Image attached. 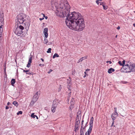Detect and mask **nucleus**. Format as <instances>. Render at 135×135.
Instances as JSON below:
<instances>
[{"mask_svg":"<svg viewBox=\"0 0 135 135\" xmlns=\"http://www.w3.org/2000/svg\"><path fill=\"white\" fill-rule=\"evenodd\" d=\"M51 4L56 9V15L61 17H66L65 22L70 29L77 31L83 30L85 27L84 21L81 14L74 12L70 14V6L66 0H52Z\"/></svg>","mask_w":135,"mask_h":135,"instance_id":"obj_1","label":"nucleus"},{"mask_svg":"<svg viewBox=\"0 0 135 135\" xmlns=\"http://www.w3.org/2000/svg\"><path fill=\"white\" fill-rule=\"evenodd\" d=\"M16 20L20 24L23 26H25V29L26 31H27L30 26V19L29 17L26 15L21 13L19 14L16 17Z\"/></svg>","mask_w":135,"mask_h":135,"instance_id":"obj_2","label":"nucleus"},{"mask_svg":"<svg viewBox=\"0 0 135 135\" xmlns=\"http://www.w3.org/2000/svg\"><path fill=\"white\" fill-rule=\"evenodd\" d=\"M25 26L22 25H18L15 29L14 32L17 35L20 36L22 35L23 37H25L26 35L25 32H27L25 29Z\"/></svg>","mask_w":135,"mask_h":135,"instance_id":"obj_3","label":"nucleus"},{"mask_svg":"<svg viewBox=\"0 0 135 135\" xmlns=\"http://www.w3.org/2000/svg\"><path fill=\"white\" fill-rule=\"evenodd\" d=\"M121 71L126 73L131 72L129 66L127 64L125 65H123V67L121 69Z\"/></svg>","mask_w":135,"mask_h":135,"instance_id":"obj_4","label":"nucleus"},{"mask_svg":"<svg viewBox=\"0 0 135 135\" xmlns=\"http://www.w3.org/2000/svg\"><path fill=\"white\" fill-rule=\"evenodd\" d=\"M131 72L135 71V64H130L129 65Z\"/></svg>","mask_w":135,"mask_h":135,"instance_id":"obj_5","label":"nucleus"},{"mask_svg":"<svg viewBox=\"0 0 135 135\" xmlns=\"http://www.w3.org/2000/svg\"><path fill=\"white\" fill-rule=\"evenodd\" d=\"M118 113L114 112L111 115V118L113 120H114L116 117L118 116Z\"/></svg>","mask_w":135,"mask_h":135,"instance_id":"obj_6","label":"nucleus"},{"mask_svg":"<svg viewBox=\"0 0 135 135\" xmlns=\"http://www.w3.org/2000/svg\"><path fill=\"white\" fill-rule=\"evenodd\" d=\"M57 107V104H54V102L51 108V111L53 113H54L55 112Z\"/></svg>","mask_w":135,"mask_h":135,"instance_id":"obj_7","label":"nucleus"},{"mask_svg":"<svg viewBox=\"0 0 135 135\" xmlns=\"http://www.w3.org/2000/svg\"><path fill=\"white\" fill-rule=\"evenodd\" d=\"M38 92H37L33 96V98H32L33 100H34V101H36L37 100L39 97V96L38 94Z\"/></svg>","mask_w":135,"mask_h":135,"instance_id":"obj_8","label":"nucleus"},{"mask_svg":"<svg viewBox=\"0 0 135 135\" xmlns=\"http://www.w3.org/2000/svg\"><path fill=\"white\" fill-rule=\"evenodd\" d=\"M0 23L2 24V23H4L3 22L4 20L3 18L4 16L3 13H1V12H0Z\"/></svg>","mask_w":135,"mask_h":135,"instance_id":"obj_9","label":"nucleus"},{"mask_svg":"<svg viewBox=\"0 0 135 135\" xmlns=\"http://www.w3.org/2000/svg\"><path fill=\"white\" fill-rule=\"evenodd\" d=\"M48 29L47 28H44V32L45 37L46 38H47L48 36Z\"/></svg>","mask_w":135,"mask_h":135,"instance_id":"obj_10","label":"nucleus"},{"mask_svg":"<svg viewBox=\"0 0 135 135\" xmlns=\"http://www.w3.org/2000/svg\"><path fill=\"white\" fill-rule=\"evenodd\" d=\"M87 58V56H85L84 57H83L80 59L78 61L77 63H79L80 62H81L83 60L86 59Z\"/></svg>","mask_w":135,"mask_h":135,"instance_id":"obj_11","label":"nucleus"},{"mask_svg":"<svg viewBox=\"0 0 135 135\" xmlns=\"http://www.w3.org/2000/svg\"><path fill=\"white\" fill-rule=\"evenodd\" d=\"M85 126H85L84 127H83V126H81L80 131V133L84 134L85 128Z\"/></svg>","mask_w":135,"mask_h":135,"instance_id":"obj_12","label":"nucleus"},{"mask_svg":"<svg viewBox=\"0 0 135 135\" xmlns=\"http://www.w3.org/2000/svg\"><path fill=\"white\" fill-rule=\"evenodd\" d=\"M114 71L115 70L114 69L112 68H111L108 70V72L110 74L112 73L113 72H114Z\"/></svg>","mask_w":135,"mask_h":135,"instance_id":"obj_13","label":"nucleus"},{"mask_svg":"<svg viewBox=\"0 0 135 135\" xmlns=\"http://www.w3.org/2000/svg\"><path fill=\"white\" fill-rule=\"evenodd\" d=\"M92 128H93V127H92L91 126H89V129H88V132H87L88 133V134H90L91 132L92 131Z\"/></svg>","mask_w":135,"mask_h":135,"instance_id":"obj_14","label":"nucleus"},{"mask_svg":"<svg viewBox=\"0 0 135 135\" xmlns=\"http://www.w3.org/2000/svg\"><path fill=\"white\" fill-rule=\"evenodd\" d=\"M16 82L15 79H12L11 82V85L13 86H14V84Z\"/></svg>","mask_w":135,"mask_h":135,"instance_id":"obj_15","label":"nucleus"},{"mask_svg":"<svg viewBox=\"0 0 135 135\" xmlns=\"http://www.w3.org/2000/svg\"><path fill=\"white\" fill-rule=\"evenodd\" d=\"M29 71V70H23V72H25L26 73V74H32V72H31V73L30 72H29L28 73V72Z\"/></svg>","mask_w":135,"mask_h":135,"instance_id":"obj_16","label":"nucleus"},{"mask_svg":"<svg viewBox=\"0 0 135 135\" xmlns=\"http://www.w3.org/2000/svg\"><path fill=\"white\" fill-rule=\"evenodd\" d=\"M13 104L17 107L18 105V102L16 101L13 102Z\"/></svg>","mask_w":135,"mask_h":135,"instance_id":"obj_17","label":"nucleus"},{"mask_svg":"<svg viewBox=\"0 0 135 135\" xmlns=\"http://www.w3.org/2000/svg\"><path fill=\"white\" fill-rule=\"evenodd\" d=\"M34 101V100H33L32 99V101L30 102V106H32L33 104L36 102V101Z\"/></svg>","mask_w":135,"mask_h":135,"instance_id":"obj_18","label":"nucleus"},{"mask_svg":"<svg viewBox=\"0 0 135 135\" xmlns=\"http://www.w3.org/2000/svg\"><path fill=\"white\" fill-rule=\"evenodd\" d=\"M70 79H68L67 81V83L68 85V86L69 85V84L70 83H71V79L69 77Z\"/></svg>","mask_w":135,"mask_h":135,"instance_id":"obj_19","label":"nucleus"},{"mask_svg":"<svg viewBox=\"0 0 135 135\" xmlns=\"http://www.w3.org/2000/svg\"><path fill=\"white\" fill-rule=\"evenodd\" d=\"M56 57H59V56L57 53H55L53 56L52 58L53 59H54Z\"/></svg>","mask_w":135,"mask_h":135,"instance_id":"obj_20","label":"nucleus"},{"mask_svg":"<svg viewBox=\"0 0 135 135\" xmlns=\"http://www.w3.org/2000/svg\"><path fill=\"white\" fill-rule=\"evenodd\" d=\"M103 6L104 10H106L108 8V6H105L104 4H103Z\"/></svg>","mask_w":135,"mask_h":135,"instance_id":"obj_21","label":"nucleus"},{"mask_svg":"<svg viewBox=\"0 0 135 135\" xmlns=\"http://www.w3.org/2000/svg\"><path fill=\"white\" fill-rule=\"evenodd\" d=\"M93 121L90 120L89 123V126L93 127Z\"/></svg>","mask_w":135,"mask_h":135,"instance_id":"obj_22","label":"nucleus"},{"mask_svg":"<svg viewBox=\"0 0 135 135\" xmlns=\"http://www.w3.org/2000/svg\"><path fill=\"white\" fill-rule=\"evenodd\" d=\"M32 60V56L31 55L30 57H29L28 62L31 63Z\"/></svg>","mask_w":135,"mask_h":135,"instance_id":"obj_23","label":"nucleus"},{"mask_svg":"<svg viewBox=\"0 0 135 135\" xmlns=\"http://www.w3.org/2000/svg\"><path fill=\"white\" fill-rule=\"evenodd\" d=\"M3 31V28L0 29V37L2 36V34Z\"/></svg>","mask_w":135,"mask_h":135,"instance_id":"obj_24","label":"nucleus"},{"mask_svg":"<svg viewBox=\"0 0 135 135\" xmlns=\"http://www.w3.org/2000/svg\"><path fill=\"white\" fill-rule=\"evenodd\" d=\"M51 48H49L48 49V50L47 51V53H50L51 52Z\"/></svg>","mask_w":135,"mask_h":135,"instance_id":"obj_25","label":"nucleus"},{"mask_svg":"<svg viewBox=\"0 0 135 135\" xmlns=\"http://www.w3.org/2000/svg\"><path fill=\"white\" fill-rule=\"evenodd\" d=\"M48 42V40L45 38L44 43L45 44H46Z\"/></svg>","mask_w":135,"mask_h":135,"instance_id":"obj_26","label":"nucleus"},{"mask_svg":"<svg viewBox=\"0 0 135 135\" xmlns=\"http://www.w3.org/2000/svg\"><path fill=\"white\" fill-rule=\"evenodd\" d=\"M36 116V115H35L34 113H32L31 115V117L33 118H35Z\"/></svg>","mask_w":135,"mask_h":135,"instance_id":"obj_27","label":"nucleus"},{"mask_svg":"<svg viewBox=\"0 0 135 135\" xmlns=\"http://www.w3.org/2000/svg\"><path fill=\"white\" fill-rule=\"evenodd\" d=\"M74 102V98H72L71 100V104H73Z\"/></svg>","mask_w":135,"mask_h":135,"instance_id":"obj_28","label":"nucleus"},{"mask_svg":"<svg viewBox=\"0 0 135 135\" xmlns=\"http://www.w3.org/2000/svg\"><path fill=\"white\" fill-rule=\"evenodd\" d=\"M2 24H1V23H0V29L3 28L2 27H3L4 23H2Z\"/></svg>","mask_w":135,"mask_h":135,"instance_id":"obj_29","label":"nucleus"},{"mask_svg":"<svg viewBox=\"0 0 135 135\" xmlns=\"http://www.w3.org/2000/svg\"><path fill=\"white\" fill-rule=\"evenodd\" d=\"M78 124L76 125H76H75V131H76V130L78 129Z\"/></svg>","mask_w":135,"mask_h":135,"instance_id":"obj_30","label":"nucleus"},{"mask_svg":"<svg viewBox=\"0 0 135 135\" xmlns=\"http://www.w3.org/2000/svg\"><path fill=\"white\" fill-rule=\"evenodd\" d=\"M31 63L30 62H28L27 66L28 68L30 66Z\"/></svg>","mask_w":135,"mask_h":135,"instance_id":"obj_31","label":"nucleus"},{"mask_svg":"<svg viewBox=\"0 0 135 135\" xmlns=\"http://www.w3.org/2000/svg\"><path fill=\"white\" fill-rule=\"evenodd\" d=\"M22 111H19L17 113V114L19 115V114H22Z\"/></svg>","mask_w":135,"mask_h":135,"instance_id":"obj_32","label":"nucleus"},{"mask_svg":"<svg viewBox=\"0 0 135 135\" xmlns=\"http://www.w3.org/2000/svg\"><path fill=\"white\" fill-rule=\"evenodd\" d=\"M118 63L120 65H122L123 66V65L122 64V62L121 61H119L118 62Z\"/></svg>","mask_w":135,"mask_h":135,"instance_id":"obj_33","label":"nucleus"},{"mask_svg":"<svg viewBox=\"0 0 135 135\" xmlns=\"http://www.w3.org/2000/svg\"><path fill=\"white\" fill-rule=\"evenodd\" d=\"M42 14L43 15V16L44 17H45V19L46 20L48 18V17L47 16H45V14Z\"/></svg>","mask_w":135,"mask_h":135,"instance_id":"obj_34","label":"nucleus"},{"mask_svg":"<svg viewBox=\"0 0 135 135\" xmlns=\"http://www.w3.org/2000/svg\"><path fill=\"white\" fill-rule=\"evenodd\" d=\"M114 112L115 113H117V108L115 107L114 108Z\"/></svg>","mask_w":135,"mask_h":135,"instance_id":"obj_35","label":"nucleus"},{"mask_svg":"<svg viewBox=\"0 0 135 135\" xmlns=\"http://www.w3.org/2000/svg\"><path fill=\"white\" fill-rule=\"evenodd\" d=\"M121 82L122 83L124 84H126L127 83H128L127 82L124 81H122Z\"/></svg>","mask_w":135,"mask_h":135,"instance_id":"obj_36","label":"nucleus"},{"mask_svg":"<svg viewBox=\"0 0 135 135\" xmlns=\"http://www.w3.org/2000/svg\"><path fill=\"white\" fill-rule=\"evenodd\" d=\"M125 63V61L124 60H123L122 61V63L123 66L125 65H124ZM123 67V66H122V67Z\"/></svg>","mask_w":135,"mask_h":135,"instance_id":"obj_37","label":"nucleus"},{"mask_svg":"<svg viewBox=\"0 0 135 135\" xmlns=\"http://www.w3.org/2000/svg\"><path fill=\"white\" fill-rule=\"evenodd\" d=\"M114 120H113V122H112V125H111V127H112L113 126V125L114 124Z\"/></svg>","mask_w":135,"mask_h":135,"instance_id":"obj_38","label":"nucleus"},{"mask_svg":"<svg viewBox=\"0 0 135 135\" xmlns=\"http://www.w3.org/2000/svg\"><path fill=\"white\" fill-rule=\"evenodd\" d=\"M72 74L73 75L74 74H75V70H73L72 71Z\"/></svg>","mask_w":135,"mask_h":135,"instance_id":"obj_39","label":"nucleus"},{"mask_svg":"<svg viewBox=\"0 0 135 135\" xmlns=\"http://www.w3.org/2000/svg\"><path fill=\"white\" fill-rule=\"evenodd\" d=\"M52 70L51 69H50V70H49V71L48 72V73H49V74L51 72H52Z\"/></svg>","mask_w":135,"mask_h":135,"instance_id":"obj_40","label":"nucleus"},{"mask_svg":"<svg viewBox=\"0 0 135 135\" xmlns=\"http://www.w3.org/2000/svg\"><path fill=\"white\" fill-rule=\"evenodd\" d=\"M106 62L107 63H109L110 64H111L112 63L111 61H108Z\"/></svg>","mask_w":135,"mask_h":135,"instance_id":"obj_41","label":"nucleus"},{"mask_svg":"<svg viewBox=\"0 0 135 135\" xmlns=\"http://www.w3.org/2000/svg\"><path fill=\"white\" fill-rule=\"evenodd\" d=\"M96 3L97 4H99V2L98 0H97L96 1Z\"/></svg>","mask_w":135,"mask_h":135,"instance_id":"obj_42","label":"nucleus"},{"mask_svg":"<svg viewBox=\"0 0 135 135\" xmlns=\"http://www.w3.org/2000/svg\"><path fill=\"white\" fill-rule=\"evenodd\" d=\"M9 108V107H8L7 106H6V109H8Z\"/></svg>","mask_w":135,"mask_h":135,"instance_id":"obj_43","label":"nucleus"},{"mask_svg":"<svg viewBox=\"0 0 135 135\" xmlns=\"http://www.w3.org/2000/svg\"><path fill=\"white\" fill-rule=\"evenodd\" d=\"M90 120L91 121H93V120H94V118L93 117H92L91 118V119H90Z\"/></svg>","mask_w":135,"mask_h":135,"instance_id":"obj_44","label":"nucleus"},{"mask_svg":"<svg viewBox=\"0 0 135 135\" xmlns=\"http://www.w3.org/2000/svg\"><path fill=\"white\" fill-rule=\"evenodd\" d=\"M84 121L83 120H82V122H81V126H83V122H84Z\"/></svg>","mask_w":135,"mask_h":135,"instance_id":"obj_45","label":"nucleus"},{"mask_svg":"<svg viewBox=\"0 0 135 135\" xmlns=\"http://www.w3.org/2000/svg\"><path fill=\"white\" fill-rule=\"evenodd\" d=\"M44 17H43L42 18H40L39 19V20H40V21H41L43 20H44Z\"/></svg>","mask_w":135,"mask_h":135,"instance_id":"obj_46","label":"nucleus"},{"mask_svg":"<svg viewBox=\"0 0 135 135\" xmlns=\"http://www.w3.org/2000/svg\"><path fill=\"white\" fill-rule=\"evenodd\" d=\"M117 29L118 30H119L120 29V27L119 26H118V27H117Z\"/></svg>","mask_w":135,"mask_h":135,"instance_id":"obj_47","label":"nucleus"},{"mask_svg":"<svg viewBox=\"0 0 135 135\" xmlns=\"http://www.w3.org/2000/svg\"><path fill=\"white\" fill-rule=\"evenodd\" d=\"M10 104H11L10 103L8 102L7 103V105H9Z\"/></svg>","mask_w":135,"mask_h":135,"instance_id":"obj_48","label":"nucleus"},{"mask_svg":"<svg viewBox=\"0 0 135 135\" xmlns=\"http://www.w3.org/2000/svg\"><path fill=\"white\" fill-rule=\"evenodd\" d=\"M103 4H103V2L100 3V5H102L103 6Z\"/></svg>","mask_w":135,"mask_h":135,"instance_id":"obj_49","label":"nucleus"},{"mask_svg":"<svg viewBox=\"0 0 135 135\" xmlns=\"http://www.w3.org/2000/svg\"><path fill=\"white\" fill-rule=\"evenodd\" d=\"M40 66H44V64H40L39 65Z\"/></svg>","mask_w":135,"mask_h":135,"instance_id":"obj_50","label":"nucleus"},{"mask_svg":"<svg viewBox=\"0 0 135 135\" xmlns=\"http://www.w3.org/2000/svg\"><path fill=\"white\" fill-rule=\"evenodd\" d=\"M90 69H87L86 70V71H89L90 70Z\"/></svg>","mask_w":135,"mask_h":135,"instance_id":"obj_51","label":"nucleus"},{"mask_svg":"<svg viewBox=\"0 0 135 135\" xmlns=\"http://www.w3.org/2000/svg\"><path fill=\"white\" fill-rule=\"evenodd\" d=\"M87 132H86L85 133V135H90V134H89L88 133V134H87Z\"/></svg>","mask_w":135,"mask_h":135,"instance_id":"obj_52","label":"nucleus"},{"mask_svg":"<svg viewBox=\"0 0 135 135\" xmlns=\"http://www.w3.org/2000/svg\"><path fill=\"white\" fill-rule=\"evenodd\" d=\"M87 132H86L85 133V135H90V134H89L88 133V134H87Z\"/></svg>","mask_w":135,"mask_h":135,"instance_id":"obj_53","label":"nucleus"},{"mask_svg":"<svg viewBox=\"0 0 135 135\" xmlns=\"http://www.w3.org/2000/svg\"><path fill=\"white\" fill-rule=\"evenodd\" d=\"M41 59L42 60V61L44 62V59H42V58H41Z\"/></svg>","mask_w":135,"mask_h":135,"instance_id":"obj_54","label":"nucleus"},{"mask_svg":"<svg viewBox=\"0 0 135 135\" xmlns=\"http://www.w3.org/2000/svg\"><path fill=\"white\" fill-rule=\"evenodd\" d=\"M80 135H84V134L82 133H80Z\"/></svg>","mask_w":135,"mask_h":135,"instance_id":"obj_55","label":"nucleus"},{"mask_svg":"<svg viewBox=\"0 0 135 135\" xmlns=\"http://www.w3.org/2000/svg\"><path fill=\"white\" fill-rule=\"evenodd\" d=\"M86 75H84V76H83L84 78H85V77H86Z\"/></svg>","mask_w":135,"mask_h":135,"instance_id":"obj_56","label":"nucleus"},{"mask_svg":"<svg viewBox=\"0 0 135 135\" xmlns=\"http://www.w3.org/2000/svg\"><path fill=\"white\" fill-rule=\"evenodd\" d=\"M70 85H69V87H68V89L69 90H70Z\"/></svg>","mask_w":135,"mask_h":135,"instance_id":"obj_57","label":"nucleus"},{"mask_svg":"<svg viewBox=\"0 0 135 135\" xmlns=\"http://www.w3.org/2000/svg\"><path fill=\"white\" fill-rule=\"evenodd\" d=\"M84 73H85V75H86V71H85V72H84Z\"/></svg>","mask_w":135,"mask_h":135,"instance_id":"obj_58","label":"nucleus"},{"mask_svg":"<svg viewBox=\"0 0 135 135\" xmlns=\"http://www.w3.org/2000/svg\"><path fill=\"white\" fill-rule=\"evenodd\" d=\"M133 26L135 27V23H134L133 24Z\"/></svg>","mask_w":135,"mask_h":135,"instance_id":"obj_59","label":"nucleus"},{"mask_svg":"<svg viewBox=\"0 0 135 135\" xmlns=\"http://www.w3.org/2000/svg\"><path fill=\"white\" fill-rule=\"evenodd\" d=\"M36 118H37V119H38V117H37V116L36 115Z\"/></svg>","mask_w":135,"mask_h":135,"instance_id":"obj_60","label":"nucleus"},{"mask_svg":"<svg viewBox=\"0 0 135 135\" xmlns=\"http://www.w3.org/2000/svg\"><path fill=\"white\" fill-rule=\"evenodd\" d=\"M117 35L116 36H115V37H116V38H117Z\"/></svg>","mask_w":135,"mask_h":135,"instance_id":"obj_61","label":"nucleus"},{"mask_svg":"<svg viewBox=\"0 0 135 135\" xmlns=\"http://www.w3.org/2000/svg\"><path fill=\"white\" fill-rule=\"evenodd\" d=\"M99 0V1H102V0Z\"/></svg>","mask_w":135,"mask_h":135,"instance_id":"obj_62","label":"nucleus"},{"mask_svg":"<svg viewBox=\"0 0 135 135\" xmlns=\"http://www.w3.org/2000/svg\"><path fill=\"white\" fill-rule=\"evenodd\" d=\"M99 0V1H102V0Z\"/></svg>","mask_w":135,"mask_h":135,"instance_id":"obj_63","label":"nucleus"},{"mask_svg":"<svg viewBox=\"0 0 135 135\" xmlns=\"http://www.w3.org/2000/svg\"><path fill=\"white\" fill-rule=\"evenodd\" d=\"M71 109V108H70V109Z\"/></svg>","mask_w":135,"mask_h":135,"instance_id":"obj_64","label":"nucleus"}]
</instances>
